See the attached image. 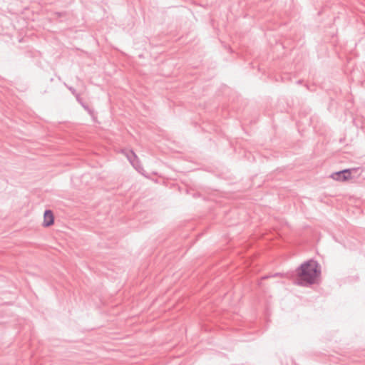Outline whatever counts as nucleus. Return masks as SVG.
I'll return each instance as SVG.
<instances>
[{
    "label": "nucleus",
    "mask_w": 365,
    "mask_h": 365,
    "mask_svg": "<svg viewBox=\"0 0 365 365\" xmlns=\"http://www.w3.org/2000/svg\"><path fill=\"white\" fill-rule=\"evenodd\" d=\"M297 284L309 287L314 284L321 274V269L317 262L308 260L302 263L297 269Z\"/></svg>",
    "instance_id": "1"
},
{
    "label": "nucleus",
    "mask_w": 365,
    "mask_h": 365,
    "mask_svg": "<svg viewBox=\"0 0 365 365\" xmlns=\"http://www.w3.org/2000/svg\"><path fill=\"white\" fill-rule=\"evenodd\" d=\"M354 170H355V169H344L332 173L330 177L336 181H346L351 178V172Z\"/></svg>",
    "instance_id": "2"
},
{
    "label": "nucleus",
    "mask_w": 365,
    "mask_h": 365,
    "mask_svg": "<svg viewBox=\"0 0 365 365\" xmlns=\"http://www.w3.org/2000/svg\"><path fill=\"white\" fill-rule=\"evenodd\" d=\"M54 222V216L51 210H46L43 214V226L50 227Z\"/></svg>",
    "instance_id": "3"
},
{
    "label": "nucleus",
    "mask_w": 365,
    "mask_h": 365,
    "mask_svg": "<svg viewBox=\"0 0 365 365\" xmlns=\"http://www.w3.org/2000/svg\"><path fill=\"white\" fill-rule=\"evenodd\" d=\"M127 158L129 162L131 163L133 166H135V161L138 163V158L135 153L133 150H130L128 153H127Z\"/></svg>",
    "instance_id": "4"
},
{
    "label": "nucleus",
    "mask_w": 365,
    "mask_h": 365,
    "mask_svg": "<svg viewBox=\"0 0 365 365\" xmlns=\"http://www.w3.org/2000/svg\"><path fill=\"white\" fill-rule=\"evenodd\" d=\"M69 90L72 92L73 94H74L76 96V98L78 100V101L83 106V107L88 112V113L91 114V110L89 108V107L88 106H86L83 103V102L81 101L78 94L76 93V90L73 89V88L70 87L69 88Z\"/></svg>",
    "instance_id": "5"
},
{
    "label": "nucleus",
    "mask_w": 365,
    "mask_h": 365,
    "mask_svg": "<svg viewBox=\"0 0 365 365\" xmlns=\"http://www.w3.org/2000/svg\"><path fill=\"white\" fill-rule=\"evenodd\" d=\"M133 167H134V168H135V170H137L138 172H140V169H142V167H141V165H140V162H139V161H138V163H136V162H135V166H133Z\"/></svg>",
    "instance_id": "6"
}]
</instances>
